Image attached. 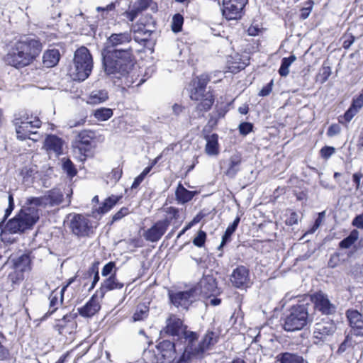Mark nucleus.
<instances>
[{"label": "nucleus", "mask_w": 363, "mask_h": 363, "mask_svg": "<svg viewBox=\"0 0 363 363\" xmlns=\"http://www.w3.org/2000/svg\"><path fill=\"white\" fill-rule=\"evenodd\" d=\"M218 338L216 333L208 331L201 342L194 348H192V344L187 347L184 345L180 347L181 344L179 342L163 340L157 346L156 353L152 354L150 351L147 353L150 355L152 363H186L189 359L191 353L201 357L211 345L218 342Z\"/></svg>", "instance_id": "1"}, {"label": "nucleus", "mask_w": 363, "mask_h": 363, "mask_svg": "<svg viewBox=\"0 0 363 363\" xmlns=\"http://www.w3.org/2000/svg\"><path fill=\"white\" fill-rule=\"evenodd\" d=\"M41 43L34 38L23 37L18 40L5 57L6 62L16 68L30 65L42 51Z\"/></svg>", "instance_id": "2"}, {"label": "nucleus", "mask_w": 363, "mask_h": 363, "mask_svg": "<svg viewBox=\"0 0 363 363\" xmlns=\"http://www.w3.org/2000/svg\"><path fill=\"white\" fill-rule=\"evenodd\" d=\"M40 218V210L28 203V198L18 213L4 225L1 236L6 234H22L31 230Z\"/></svg>", "instance_id": "3"}, {"label": "nucleus", "mask_w": 363, "mask_h": 363, "mask_svg": "<svg viewBox=\"0 0 363 363\" xmlns=\"http://www.w3.org/2000/svg\"><path fill=\"white\" fill-rule=\"evenodd\" d=\"M103 64L107 74H118V78L126 77L134 65L133 50L128 47L108 51L103 57Z\"/></svg>", "instance_id": "4"}, {"label": "nucleus", "mask_w": 363, "mask_h": 363, "mask_svg": "<svg viewBox=\"0 0 363 363\" xmlns=\"http://www.w3.org/2000/svg\"><path fill=\"white\" fill-rule=\"evenodd\" d=\"M92 69L93 59L89 50L84 46L80 47L74 52L69 75L74 81H84L90 75Z\"/></svg>", "instance_id": "5"}, {"label": "nucleus", "mask_w": 363, "mask_h": 363, "mask_svg": "<svg viewBox=\"0 0 363 363\" xmlns=\"http://www.w3.org/2000/svg\"><path fill=\"white\" fill-rule=\"evenodd\" d=\"M166 325L161 330L163 335L177 337L181 342H188L189 346L197 340L198 335L196 333L187 330V327L183 324V321L177 315L171 314L167 318Z\"/></svg>", "instance_id": "6"}, {"label": "nucleus", "mask_w": 363, "mask_h": 363, "mask_svg": "<svg viewBox=\"0 0 363 363\" xmlns=\"http://www.w3.org/2000/svg\"><path fill=\"white\" fill-rule=\"evenodd\" d=\"M312 321L308 314V308L305 305L292 306L286 315L284 329L286 331L294 332L303 328Z\"/></svg>", "instance_id": "7"}, {"label": "nucleus", "mask_w": 363, "mask_h": 363, "mask_svg": "<svg viewBox=\"0 0 363 363\" xmlns=\"http://www.w3.org/2000/svg\"><path fill=\"white\" fill-rule=\"evenodd\" d=\"M14 125L16 126V132L17 138L19 140H24L27 138L30 139V135H35L36 132H34L31 128H38L41 125L40 120L35 116L27 117L25 120L21 121L18 118L14 120Z\"/></svg>", "instance_id": "8"}, {"label": "nucleus", "mask_w": 363, "mask_h": 363, "mask_svg": "<svg viewBox=\"0 0 363 363\" xmlns=\"http://www.w3.org/2000/svg\"><path fill=\"white\" fill-rule=\"evenodd\" d=\"M63 200V194L60 189H53L46 192V194L39 197H29L28 203L33 205L35 208H45L47 206H53L59 205Z\"/></svg>", "instance_id": "9"}, {"label": "nucleus", "mask_w": 363, "mask_h": 363, "mask_svg": "<svg viewBox=\"0 0 363 363\" xmlns=\"http://www.w3.org/2000/svg\"><path fill=\"white\" fill-rule=\"evenodd\" d=\"M69 227L72 233L78 237L89 236L92 228L90 220L82 214L73 215Z\"/></svg>", "instance_id": "10"}, {"label": "nucleus", "mask_w": 363, "mask_h": 363, "mask_svg": "<svg viewBox=\"0 0 363 363\" xmlns=\"http://www.w3.org/2000/svg\"><path fill=\"white\" fill-rule=\"evenodd\" d=\"M190 98L193 101H199L196 108L199 111H208L214 103V97L211 92L193 86L190 91Z\"/></svg>", "instance_id": "11"}, {"label": "nucleus", "mask_w": 363, "mask_h": 363, "mask_svg": "<svg viewBox=\"0 0 363 363\" xmlns=\"http://www.w3.org/2000/svg\"><path fill=\"white\" fill-rule=\"evenodd\" d=\"M247 0H223L222 13L228 20H237L242 17Z\"/></svg>", "instance_id": "12"}, {"label": "nucleus", "mask_w": 363, "mask_h": 363, "mask_svg": "<svg viewBox=\"0 0 363 363\" xmlns=\"http://www.w3.org/2000/svg\"><path fill=\"white\" fill-rule=\"evenodd\" d=\"M198 295V289L192 288L189 291H179L169 295L172 303L178 307L188 308V307L196 300Z\"/></svg>", "instance_id": "13"}, {"label": "nucleus", "mask_w": 363, "mask_h": 363, "mask_svg": "<svg viewBox=\"0 0 363 363\" xmlns=\"http://www.w3.org/2000/svg\"><path fill=\"white\" fill-rule=\"evenodd\" d=\"M335 330L334 323L330 320H323L315 323L313 330V337L318 341H324Z\"/></svg>", "instance_id": "14"}, {"label": "nucleus", "mask_w": 363, "mask_h": 363, "mask_svg": "<svg viewBox=\"0 0 363 363\" xmlns=\"http://www.w3.org/2000/svg\"><path fill=\"white\" fill-rule=\"evenodd\" d=\"M311 300L315 308L323 314L329 315L335 311V306L330 303L328 296L322 292L313 294Z\"/></svg>", "instance_id": "15"}, {"label": "nucleus", "mask_w": 363, "mask_h": 363, "mask_svg": "<svg viewBox=\"0 0 363 363\" xmlns=\"http://www.w3.org/2000/svg\"><path fill=\"white\" fill-rule=\"evenodd\" d=\"M168 228L167 220H159L155 223L150 228L147 230L143 236L145 239L150 242L158 241L165 233Z\"/></svg>", "instance_id": "16"}, {"label": "nucleus", "mask_w": 363, "mask_h": 363, "mask_svg": "<svg viewBox=\"0 0 363 363\" xmlns=\"http://www.w3.org/2000/svg\"><path fill=\"white\" fill-rule=\"evenodd\" d=\"M75 318L74 314L65 315L62 319L57 320L55 325V330L61 335L72 334L77 328Z\"/></svg>", "instance_id": "17"}, {"label": "nucleus", "mask_w": 363, "mask_h": 363, "mask_svg": "<svg viewBox=\"0 0 363 363\" xmlns=\"http://www.w3.org/2000/svg\"><path fill=\"white\" fill-rule=\"evenodd\" d=\"M230 281L237 288L247 287L250 284L249 270L244 266L237 267L232 272Z\"/></svg>", "instance_id": "18"}, {"label": "nucleus", "mask_w": 363, "mask_h": 363, "mask_svg": "<svg viewBox=\"0 0 363 363\" xmlns=\"http://www.w3.org/2000/svg\"><path fill=\"white\" fill-rule=\"evenodd\" d=\"M346 314L354 334L363 336V315L356 310H348Z\"/></svg>", "instance_id": "19"}, {"label": "nucleus", "mask_w": 363, "mask_h": 363, "mask_svg": "<svg viewBox=\"0 0 363 363\" xmlns=\"http://www.w3.org/2000/svg\"><path fill=\"white\" fill-rule=\"evenodd\" d=\"M196 288L200 294L206 296L216 294L218 289L216 279L211 276L203 277Z\"/></svg>", "instance_id": "20"}, {"label": "nucleus", "mask_w": 363, "mask_h": 363, "mask_svg": "<svg viewBox=\"0 0 363 363\" xmlns=\"http://www.w3.org/2000/svg\"><path fill=\"white\" fill-rule=\"evenodd\" d=\"M132 40L131 31L113 33L107 39L108 48H117L121 45H126Z\"/></svg>", "instance_id": "21"}, {"label": "nucleus", "mask_w": 363, "mask_h": 363, "mask_svg": "<svg viewBox=\"0 0 363 363\" xmlns=\"http://www.w3.org/2000/svg\"><path fill=\"white\" fill-rule=\"evenodd\" d=\"M101 308V304L96 295H93L90 300L82 308H79V314L83 317H91Z\"/></svg>", "instance_id": "22"}, {"label": "nucleus", "mask_w": 363, "mask_h": 363, "mask_svg": "<svg viewBox=\"0 0 363 363\" xmlns=\"http://www.w3.org/2000/svg\"><path fill=\"white\" fill-rule=\"evenodd\" d=\"M63 143V140L60 138L55 135H49L45 140L44 147L47 151H52L59 155L62 152Z\"/></svg>", "instance_id": "23"}, {"label": "nucleus", "mask_w": 363, "mask_h": 363, "mask_svg": "<svg viewBox=\"0 0 363 363\" xmlns=\"http://www.w3.org/2000/svg\"><path fill=\"white\" fill-rule=\"evenodd\" d=\"M241 163L242 156L240 153L232 155L228 160V168L225 172L226 176L230 178L235 177L240 169Z\"/></svg>", "instance_id": "24"}, {"label": "nucleus", "mask_w": 363, "mask_h": 363, "mask_svg": "<svg viewBox=\"0 0 363 363\" xmlns=\"http://www.w3.org/2000/svg\"><path fill=\"white\" fill-rule=\"evenodd\" d=\"M123 286L124 284L118 281L115 275L109 277L101 283L100 288L101 298H102L104 296L106 291L114 289H121Z\"/></svg>", "instance_id": "25"}, {"label": "nucleus", "mask_w": 363, "mask_h": 363, "mask_svg": "<svg viewBox=\"0 0 363 363\" xmlns=\"http://www.w3.org/2000/svg\"><path fill=\"white\" fill-rule=\"evenodd\" d=\"M206 144L205 152L209 156H216L219 154L218 135L216 133L205 137Z\"/></svg>", "instance_id": "26"}, {"label": "nucleus", "mask_w": 363, "mask_h": 363, "mask_svg": "<svg viewBox=\"0 0 363 363\" xmlns=\"http://www.w3.org/2000/svg\"><path fill=\"white\" fill-rule=\"evenodd\" d=\"M198 194V191H189L184 188L182 184H179L175 191L176 200L179 203L184 204L190 201L193 197Z\"/></svg>", "instance_id": "27"}, {"label": "nucleus", "mask_w": 363, "mask_h": 363, "mask_svg": "<svg viewBox=\"0 0 363 363\" xmlns=\"http://www.w3.org/2000/svg\"><path fill=\"white\" fill-rule=\"evenodd\" d=\"M277 361L279 363H304V359L297 353L281 352L277 355Z\"/></svg>", "instance_id": "28"}, {"label": "nucleus", "mask_w": 363, "mask_h": 363, "mask_svg": "<svg viewBox=\"0 0 363 363\" xmlns=\"http://www.w3.org/2000/svg\"><path fill=\"white\" fill-rule=\"evenodd\" d=\"M13 267L21 272H29L31 270V259L28 255L24 254L14 260Z\"/></svg>", "instance_id": "29"}, {"label": "nucleus", "mask_w": 363, "mask_h": 363, "mask_svg": "<svg viewBox=\"0 0 363 363\" xmlns=\"http://www.w3.org/2000/svg\"><path fill=\"white\" fill-rule=\"evenodd\" d=\"M60 60V52L56 49L47 50L43 56V65L47 67H52Z\"/></svg>", "instance_id": "30"}, {"label": "nucleus", "mask_w": 363, "mask_h": 363, "mask_svg": "<svg viewBox=\"0 0 363 363\" xmlns=\"http://www.w3.org/2000/svg\"><path fill=\"white\" fill-rule=\"evenodd\" d=\"M108 99L107 91L104 90L93 91L89 95L88 103L90 104H98L106 101Z\"/></svg>", "instance_id": "31"}, {"label": "nucleus", "mask_w": 363, "mask_h": 363, "mask_svg": "<svg viewBox=\"0 0 363 363\" xmlns=\"http://www.w3.org/2000/svg\"><path fill=\"white\" fill-rule=\"evenodd\" d=\"M240 216H237L236 218L233 222V223L228 225V227L225 230L224 235L222 237V240L220 246L218 247V249L223 247L225 245V243L230 240V237L233 235V233L235 231L240 223Z\"/></svg>", "instance_id": "32"}, {"label": "nucleus", "mask_w": 363, "mask_h": 363, "mask_svg": "<svg viewBox=\"0 0 363 363\" xmlns=\"http://www.w3.org/2000/svg\"><path fill=\"white\" fill-rule=\"evenodd\" d=\"M113 110L109 108H99L94 111V116L99 121H106L112 117Z\"/></svg>", "instance_id": "33"}, {"label": "nucleus", "mask_w": 363, "mask_h": 363, "mask_svg": "<svg viewBox=\"0 0 363 363\" xmlns=\"http://www.w3.org/2000/svg\"><path fill=\"white\" fill-rule=\"evenodd\" d=\"M149 308L145 304L137 306L133 315V322L143 320L148 316Z\"/></svg>", "instance_id": "34"}, {"label": "nucleus", "mask_w": 363, "mask_h": 363, "mask_svg": "<svg viewBox=\"0 0 363 363\" xmlns=\"http://www.w3.org/2000/svg\"><path fill=\"white\" fill-rule=\"evenodd\" d=\"M119 197L116 196H111L107 198L102 206L97 209L98 213L101 214L107 213L117 203Z\"/></svg>", "instance_id": "35"}, {"label": "nucleus", "mask_w": 363, "mask_h": 363, "mask_svg": "<svg viewBox=\"0 0 363 363\" xmlns=\"http://www.w3.org/2000/svg\"><path fill=\"white\" fill-rule=\"evenodd\" d=\"M359 233L357 230H352L350 234L343 239L340 243L339 247L341 249H349L358 240Z\"/></svg>", "instance_id": "36"}, {"label": "nucleus", "mask_w": 363, "mask_h": 363, "mask_svg": "<svg viewBox=\"0 0 363 363\" xmlns=\"http://www.w3.org/2000/svg\"><path fill=\"white\" fill-rule=\"evenodd\" d=\"M295 55H291L289 57H284L281 60V67L279 69V73L282 77H286L289 73V67L296 60Z\"/></svg>", "instance_id": "37"}, {"label": "nucleus", "mask_w": 363, "mask_h": 363, "mask_svg": "<svg viewBox=\"0 0 363 363\" xmlns=\"http://www.w3.org/2000/svg\"><path fill=\"white\" fill-rule=\"evenodd\" d=\"M164 211L166 213V218L163 220L168 221V226L173 220L178 223L182 221L180 220L179 210L178 208L171 206L166 208Z\"/></svg>", "instance_id": "38"}, {"label": "nucleus", "mask_w": 363, "mask_h": 363, "mask_svg": "<svg viewBox=\"0 0 363 363\" xmlns=\"http://www.w3.org/2000/svg\"><path fill=\"white\" fill-rule=\"evenodd\" d=\"M345 261V255L340 252H336L331 255L328 261V267L335 268Z\"/></svg>", "instance_id": "39"}, {"label": "nucleus", "mask_w": 363, "mask_h": 363, "mask_svg": "<svg viewBox=\"0 0 363 363\" xmlns=\"http://www.w3.org/2000/svg\"><path fill=\"white\" fill-rule=\"evenodd\" d=\"M62 169L65 172L67 173V176L72 178L74 177L77 171L72 163V162L69 158H62Z\"/></svg>", "instance_id": "40"}, {"label": "nucleus", "mask_w": 363, "mask_h": 363, "mask_svg": "<svg viewBox=\"0 0 363 363\" xmlns=\"http://www.w3.org/2000/svg\"><path fill=\"white\" fill-rule=\"evenodd\" d=\"M94 138V133L91 130H84L79 133L77 135V142L88 145Z\"/></svg>", "instance_id": "41"}, {"label": "nucleus", "mask_w": 363, "mask_h": 363, "mask_svg": "<svg viewBox=\"0 0 363 363\" xmlns=\"http://www.w3.org/2000/svg\"><path fill=\"white\" fill-rule=\"evenodd\" d=\"M37 170L32 166H25L21 170V176L22 177L24 182H30L33 180Z\"/></svg>", "instance_id": "42"}, {"label": "nucleus", "mask_w": 363, "mask_h": 363, "mask_svg": "<svg viewBox=\"0 0 363 363\" xmlns=\"http://www.w3.org/2000/svg\"><path fill=\"white\" fill-rule=\"evenodd\" d=\"M50 299V308L48 313L52 314L57 309L60 304L58 300V294L55 291H52L49 297Z\"/></svg>", "instance_id": "43"}, {"label": "nucleus", "mask_w": 363, "mask_h": 363, "mask_svg": "<svg viewBox=\"0 0 363 363\" xmlns=\"http://www.w3.org/2000/svg\"><path fill=\"white\" fill-rule=\"evenodd\" d=\"M184 22V18L181 14H175L173 16L172 22V29L174 32L177 33L182 30Z\"/></svg>", "instance_id": "44"}, {"label": "nucleus", "mask_w": 363, "mask_h": 363, "mask_svg": "<svg viewBox=\"0 0 363 363\" xmlns=\"http://www.w3.org/2000/svg\"><path fill=\"white\" fill-rule=\"evenodd\" d=\"M209 82L208 76L202 74L193 81V86L206 90V86Z\"/></svg>", "instance_id": "45"}, {"label": "nucleus", "mask_w": 363, "mask_h": 363, "mask_svg": "<svg viewBox=\"0 0 363 363\" xmlns=\"http://www.w3.org/2000/svg\"><path fill=\"white\" fill-rule=\"evenodd\" d=\"M313 4L314 3L312 0H308L305 2V6L301 9V18L302 19H306L309 16L313 9Z\"/></svg>", "instance_id": "46"}, {"label": "nucleus", "mask_w": 363, "mask_h": 363, "mask_svg": "<svg viewBox=\"0 0 363 363\" xmlns=\"http://www.w3.org/2000/svg\"><path fill=\"white\" fill-rule=\"evenodd\" d=\"M23 273L21 272L13 269V271L11 273H9L8 276V279L12 284H16L21 280L23 279Z\"/></svg>", "instance_id": "47"}, {"label": "nucleus", "mask_w": 363, "mask_h": 363, "mask_svg": "<svg viewBox=\"0 0 363 363\" xmlns=\"http://www.w3.org/2000/svg\"><path fill=\"white\" fill-rule=\"evenodd\" d=\"M206 234L205 232L200 230L196 237L193 240V243L197 247H202L206 241Z\"/></svg>", "instance_id": "48"}, {"label": "nucleus", "mask_w": 363, "mask_h": 363, "mask_svg": "<svg viewBox=\"0 0 363 363\" xmlns=\"http://www.w3.org/2000/svg\"><path fill=\"white\" fill-rule=\"evenodd\" d=\"M132 30L135 33H142L147 38L150 35V32L145 28V26L138 24L135 25L132 28Z\"/></svg>", "instance_id": "49"}, {"label": "nucleus", "mask_w": 363, "mask_h": 363, "mask_svg": "<svg viewBox=\"0 0 363 363\" xmlns=\"http://www.w3.org/2000/svg\"><path fill=\"white\" fill-rule=\"evenodd\" d=\"M253 125L248 122H244L240 124L239 131L241 135H246L250 133L252 130Z\"/></svg>", "instance_id": "50"}, {"label": "nucleus", "mask_w": 363, "mask_h": 363, "mask_svg": "<svg viewBox=\"0 0 363 363\" xmlns=\"http://www.w3.org/2000/svg\"><path fill=\"white\" fill-rule=\"evenodd\" d=\"M8 201H9V205H8L7 208L5 211L4 220H5L11 215V212L13 211V210L14 208V201H13V195L11 194H9V195Z\"/></svg>", "instance_id": "51"}, {"label": "nucleus", "mask_w": 363, "mask_h": 363, "mask_svg": "<svg viewBox=\"0 0 363 363\" xmlns=\"http://www.w3.org/2000/svg\"><path fill=\"white\" fill-rule=\"evenodd\" d=\"M88 272L91 275L94 274L93 281H92L91 285L89 288V290H91L95 287L96 284L98 283V281L99 280V274L98 269L94 266L91 267V268H89Z\"/></svg>", "instance_id": "52"}, {"label": "nucleus", "mask_w": 363, "mask_h": 363, "mask_svg": "<svg viewBox=\"0 0 363 363\" xmlns=\"http://www.w3.org/2000/svg\"><path fill=\"white\" fill-rule=\"evenodd\" d=\"M335 152V149L333 147L325 146L320 150V155L324 159H328Z\"/></svg>", "instance_id": "53"}, {"label": "nucleus", "mask_w": 363, "mask_h": 363, "mask_svg": "<svg viewBox=\"0 0 363 363\" xmlns=\"http://www.w3.org/2000/svg\"><path fill=\"white\" fill-rule=\"evenodd\" d=\"M351 106L355 108L358 111H359L363 106V89L362 92L353 99Z\"/></svg>", "instance_id": "54"}, {"label": "nucleus", "mask_w": 363, "mask_h": 363, "mask_svg": "<svg viewBox=\"0 0 363 363\" xmlns=\"http://www.w3.org/2000/svg\"><path fill=\"white\" fill-rule=\"evenodd\" d=\"M140 12L141 11L134 5L132 9L125 13V15L130 21H133Z\"/></svg>", "instance_id": "55"}, {"label": "nucleus", "mask_w": 363, "mask_h": 363, "mask_svg": "<svg viewBox=\"0 0 363 363\" xmlns=\"http://www.w3.org/2000/svg\"><path fill=\"white\" fill-rule=\"evenodd\" d=\"M129 213V210L126 207H123L121 208L120 211H118L117 213H116L113 216V222L123 218L125 216L128 215Z\"/></svg>", "instance_id": "56"}, {"label": "nucleus", "mask_w": 363, "mask_h": 363, "mask_svg": "<svg viewBox=\"0 0 363 363\" xmlns=\"http://www.w3.org/2000/svg\"><path fill=\"white\" fill-rule=\"evenodd\" d=\"M152 0H138L134 4L141 12L147 9Z\"/></svg>", "instance_id": "57"}, {"label": "nucleus", "mask_w": 363, "mask_h": 363, "mask_svg": "<svg viewBox=\"0 0 363 363\" xmlns=\"http://www.w3.org/2000/svg\"><path fill=\"white\" fill-rule=\"evenodd\" d=\"M340 127L339 125L337 124H332L328 131H327V135L329 136V137H333L335 135H337V134H339L340 133Z\"/></svg>", "instance_id": "58"}, {"label": "nucleus", "mask_w": 363, "mask_h": 363, "mask_svg": "<svg viewBox=\"0 0 363 363\" xmlns=\"http://www.w3.org/2000/svg\"><path fill=\"white\" fill-rule=\"evenodd\" d=\"M358 110H357L355 108L350 106L349 109L345 112L344 117L345 119L350 122L353 117L358 113Z\"/></svg>", "instance_id": "59"}, {"label": "nucleus", "mask_w": 363, "mask_h": 363, "mask_svg": "<svg viewBox=\"0 0 363 363\" xmlns=\"http://www.w3.org/2000/svg\"><path fill=\"white\" fill-rule=\"evenodd\" d=\"M358 110H357L355 108L350 106L349 109L345 112L344 117L345 119L350 122L353 117L358 113Z\"/></svg>", "instance_id": "60"}, {"label": "nucleus", "mask_w": 363, "mask_h": 363, "mask_svg": "<svg viewBox=\"0 0 363 363\" xmlns=\"http://www.w3.org/2000/svg\"><path fill=\"white\" fill-rule=\"evenodd\" d=\"M358 110H357L355 108L350 106L349 109L345 112L344 117L345 119L350 122L353 117L358 113Z\"/></svg>", "instance_id": "61"}, {"label": "nucleus", "mask_w": 363, "mask_h": 363, "mask_svg": "<svg viewBox=\"0 0 363 363\" xmlns=\"http://www.w3.org/2000/svg\"><path fill=\"white\" fill-rule=\"evenodd\" d=\"M273 81L264 86L259 91V95L261 96H268L272 91Z\"/></svg>", "instance_id": "62"}, {"label": "nucleus", "mask_w": 363, "mask_h": 363, "mask_svg": "<svg viewBox=\"0 0 363 363\" xmlns=\"http://www.w3.org/2000/svg\"><path fill=\"white\" fill-rule=\"evenodd\" d=\"M114 267H115L114 262H110L107 263L102 269V272H101L102 276L106 277V276L108 275L109 274H111V272H112Z\"/></svg>", "instance_id": "63"}, {"label": "nucleus", "mask_w": 363, "mask_h": 363, "mask_svg": "<svg viewBox=\"0 0 363 363\" xmlns=\"http://www.w3.org/2000/svg\"><path fill=\"white\" fill-rule=\"evenodd\" d=\"M352 225L357 228L362 229L363 230V213L360 214L359 216H357L353 221Z\"/></svg>", "instance_id": "64"}]
</instances>
